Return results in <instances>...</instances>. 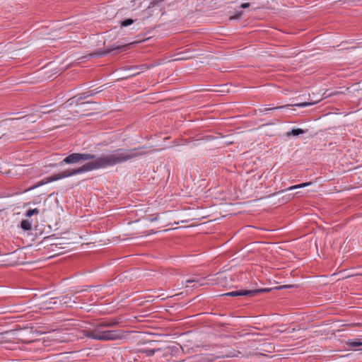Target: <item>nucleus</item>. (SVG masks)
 <instances>
[{
  "label": "nucleus",
  "mask_w": 362,
  "mask_h": 362,
  "mask_svg": "<svg viewBox=\"0 0 362 362\" xmlns=\"http://www.w3.org/2000/svg\"><path fill=\"white\" fill-rule=\"evenodd\" d=\"M145 148L144 146H139L132 149L118 148L115 150L112 154L103 155L99 158L93 159L80 168L75 169H67L63 171L65 177L73 176L75 175L81 174L86 172H89L94 170L100 168H105L109 166L124 163L129 160H132L140 156L145 154L144 152H139V150Z\"/></svg>",
  "instance_id": "1"
},
{
  "label": "nucleus",
  "mask_w": 362,
  "mask_h": 362,
  "mask_svg": "<svg viewBox=\"0 0 362 362\" xmlns=\"http://www.w3.org/2000/svg\"><path fill=\"white\" fill-rule=\"evenodd\" d=\"M103 328L100 327V324H98L92 330H84L83 335L98 341H114L124 337L122 330H104Z\"/></svg>",
  "instance_id": "2"
},
{
  "label": "nucleus",
  "mask_w": 362,
  "mask_h": 362,
  "mask_svg": "<svg viewBox=\"0 0 362 362\" xmlns=\"http://www.w3.org/2000/svg\"><path fill=\"white\" fill-rule=\"evenodd\" d=\"M96 158V155L91 153H73L65 157L59 163V165L64 164H76L80 163L85 160H93Z\"/></svg>",
  "instance_id": "3"
},
{
  "label": "nucleus",
  "mask_w": 362,
  "mask_h": 362,
  "mask_svg": "<svg viewBox=\"0 0 362 362\" xmlns=\"http://www.w3.org/2000/svg\"><path fill=\"white\" fill-rule=\"evenodd\" d=\"M272 291L271 288H257V289H250V290H238L233 291L226 293L223 294L222 296H230V297H238V296H255L257 294L268 293Z\"/></svg>",
  "instance_id": "4"
},
{
  "label": "nucleus",
  "mask_w": 362,
  "mask_h": 362,
  "mask_svg": "<svg viewBox=\"0 0 362 362\" xmlns=\"http://www.w3.org/2000/svg\"><path fill=\"white\" fill-rule=\"evenodd\" d=\"M131 44H125V45H119L117 46H112L111 48H107L104 50H98L90 54L91 57H97V56H105L109 53H110L112 51L114 50H122L124 51L128 49Z\"/></svg>",
  "instance_id": "5"
},
{
  "label": "nucleus",
  "mask_w": 362,
  "mask_h": 362,
  "mask_svg": "<svg viewBox=\"0 0 362 362\" xmlns=\"http://www.w3.org/2000/svg\"><path fill=\"white\" fill-rule=\"evenodd\" d=\"M16 332L15 330H8L3 332H0V343H15L16 340V343H18V339L15 337Z\"/></svg>",
  "instance_id": "6"
},
{
  "label": "nucleus",
  "mask_w": 362,
  "mask_h": 362,
  "mask_svg": "<svg viewBox=\"0 0 362 362\" xmlns=\"http://www.w3.org/2000/svg\"><path fill=\"white\" fill-rule=\"evenodd\" d=\"M62 178H64L63 172L59 173L58 174L53 175H52L50 177H47L46 180H42L40 182H38L35 185L31 187L30 188V189H33L37 188L38 187H40V186H42L43 185L47 184V183H49V182H54V181H57V180L62 179Z\"/></svg>",
  "instance_id": "7"
},
{
  "label": "nucleus",
  "mask_w": 362,
  "mask_h": 362,
  "mask_svg": "<svg viewBox=\"0 0 362 362\" xmlns=\"http://www.w3.org/2000/svg\"><path fill=\"white\" fill-rule=\"evenodd\" d=\"M119 323V320L117 319H113L108 321H104L101 322L99 324H100V327H113L117 325Z\"/></svg>",
  "instance_id": "8"
},
{
  "label": "nucleus",
  "mask_w": 362,
  "mask_h": 362,
  "mask_svg": "<svg viewBox=\"0 0 362 362\" xmlns=\"http://www.w3.org/2000/svg\"><path fill=\"white\" fill-rule=\"evenodd\" d=\"M315 99H316V100H315L312 102H305V103H296L294 105H291V106H296V107H299L310 106V105H315V104L317 103L318 102L321 101L322 98H320L317 99V97H315Z\"/></svg>",
  "instance_id": "9"
},
{
  "label": "nucleus",
  "mask_w": 362,
  "mask_h": 362,
  "mask_svg": "<svg viewBox=\"0 0 362 362\" xmlns=\"http://www.w3.org/2000/svg\"><path fill=\"white\" fill-rule=\"evenodd\" d=\"M57 299H58L59 300V304H61V305L65 304V305H66V306L71 307V305H69L71 302V298L70 296H69L67 295L57 297Z\"/></svg>",
  "instance_id": "10"
},
{
  "label": "nucleus",
  "mask_w": 362,
  "mask_h": 362,
  "mask_svg": "<svg viewBox=\"0 0 362 362\" xmlns=\"http://www.w3.org/2000/svg\"><path fill=\"white\" fill-rule=\"evenodd\" d=\"M346 344L349 348L351 349L362 346L361 341L358 339H355L354 340H349L346 341Z\"/></svg>",
  "instance_id": "11"
},
{
  "label": "nucleus",
  "mask_w": 362,
  "mask_h": 362,
  "mask_svg": "<svg viewBox=\"0 0 362 362\" xmlns=\"http://www.w3.org/2000/svg\"><path fill=\"white\" fill-rule=\"evenodd\" d=\"M305 132V131L303 130V129L297 128V129H293L291 132H287L286 135H287V136H290L291 135L294 136H297L304 134Z\"/></svg>",
  "instance_id": "12"
},
{
  "label": "nucleus",
  "mask_w": 362,
  "mask_h": 362,
  "mask_svg": "<svg viewBox=\"0 0 362 362\" xmlns=\"http://www.w3.org/2000/svg\"><path fill=\"white\" fill-rule=\"evenodd\" d=\"M160 348H153V349H143L141 350V352L146 354L148 356H151L155 354L156 352L160 351Z\"/></svg>",
  "instance_id": "13"
},
{
  "label": "nucleus",
  "mask_w": 362,
  "mask_h": 362,
  "mask_svg": "<svg viewBox=\"0 0 362 362\" xmlns=\"http://www.w3.org/2000/svg\"><path fill=\"white\" fill-rule=\"evenodd\" d=\"M289 106H291V105H280V106H277V107H271V108H267V107H261L259 109V111L260 112H267V111H269V110H279V109H284V108H286Z\"/></svg>",
  "instance_id": "14"
},
{
  "label": "nucleus",
  "mask_w": 362,
  "mask_h": 362,
  "mask_svg": "<svg viewBox=\"0 0 362 362\" xmlns=\"http://www.w3.org/2000/svg\"><path fill=\"white\" fill-rule=\"evenodd\" d=\"M21 227L24 230H31V222L28 220H23L21 222Z\"/></svg>",
  "instance_id": "15"
},
{
  "label": "nucleus",
  "mask_w": 362,
  "mask_h": 362,
  "mask_svg": "<svg viewBox=\"0 0 362 362\" xmlns=\"http://www.w3.org/2000/svg\"><path fill=\"white\" fill-rule=\"evenodd\" d=\"M56 298H52L49 300H46L43 303V305L46 308H53L54 305L57 304V301H52Z\"/></svg>",
  "instance_id": "16"
},
{
  "label": "nucleus",
  "mask_w": 362,
  "mask_h": 362,
  "mask_svg": "<svg viewBox=\"0 0 362 362\" xmlns=\"http://www.w3.org/2000/svg\"><path fill=\"white\" fill-rule=\"evenodd\" d=\"M298 189V185L291 186V187H288L287 189H282V190H280V191H279L277 192H274V193H273L272 194H269V197H273V196H274V195H276V194H277L279 193H281V192H285V191L293 190V189Z\"/></svg>",
  "instance_id": "17"
},
{
  "label": "nucleus",
  "mask_w": 362,
  "mask_h": 362,
  "mask_svg": "<svg viewBox=\"0 0 362 362\" xmlns=\"http://www.w3.org/2000/svg\"><path fill=\"white\" fill-rule=\"evenodd\" d=\"M134 23V20L132 18H127L122 21L121 26L122 27H127L130 25H132Z\"/></svg>",
  "instance_id": "18"
},
{
  "label": "nucleus",
  "mask_w": 362,
  "mask_h": 362,
  "mask_svg": "<svg viewBox=\"0 0 362 362\" xmlns=\"http://www.w3.org/2000/svg\"><path fill=\"white\" fill-rule=\"evenodd\" d=\"M39 214V210L37 209H33L28 210L26 211L25 216L27 217H30L34 214Z\"/></svg>",
  "instance_id": "19"
},
{
  "label": "nucleus",
  "mask_w": 362,
  "mask_h": 362,
  "mask_svg": "<svg viewBox=\"0 0 362 362\" xmlns=\"http://www.w3.org/2000/svg\"><path fill=\"white\" fill-rule=\"evenodd\" d=\"M89 95L88 92L82 93L78 94L77 95V97H78L77 101H80V100H84V99L90 97V95Z\"/></svg>",
  "instance_id": "20"
},
{
  "label": "nucleus",
  "mask_w": 362,
  "mask_h": 362,
  "mask_svg": "<svg viewBox=\"0 0 362 362\" xmlns=\"http://www.w3.org/2000/svg\"><path fill=\"white\" fill-rule=\"evenodd\" d=\"M243 14V11H240V12H238L236 14H235L234 16H232L229 18L230 20H236V19H239L240 18V16H242Z\"/></svg>",
  "instance_id": "21"
},
{
  "label": "nucleus",
  "mask_w": 362,
  "mask_h": 362,
  "mask_svg": "<svg viewBox=\"0 0 362 362\" xmlns=\"http://www.w3.org/2000/svg\"><path fill=\"white\" fill-rule=\"evenodd\" d=\"M310 185H311V182H303V183L298 185V189H299V188H302V187H305L309 186Z\"/></svg>",
  "instance_id": "22"
},
{
  "label": "nucleus",
  "mask_w": 362,
  "mask_h": 362,
  "mask_svg": "<svg viewBox=\"0 0 362 362\" xmlns=\"http://www.w3.org/2000/svg\"><path fill=\"white\" fill-rule=\"evenodd\" d=\"M101 91V90H90V91H88V93L90 96H93L95 95H96L97 93H100Z\"/></svg>",
  "instance_id": "23"
},
{
  "label": "nucleus",
  "mask_w": 362,
  "mask_h": 362,
  "mask_svg": "<svg viewBox=\"0 0 362 362\" xmlns=\"http://www.w3.org/2000/svg\"><path fill=\"white\" fill-rule=\"evenodd\" d=\"M294 287L293 285H284L279 287L276 288V289H281V288H289Z\"/></svg>",
  "instance_id": "24"
},
{
  "label": "nucleus",
  "mask_w": 362,
  "mask_h": 362,
  "mask_svg": "<svg viewBox=\"0 0 362 362\" xmlns=\"http://www.w3.org/2000/svg\"><path fill=\"white\" fill-rule=\"evenodd\" d=\"M250 3H243L241 4L240 7L242 8H248L250 6Z\"/></svg>",
  "instance_id": "25"
},
{
  "label": "nucleus",
  "mask_w": 362,
  "mask_h": 362,
  "mask_svg": "<svg viewBox=\"0 0 362 362\" xmlns=\"http://www.w3.org/2000/svg\"><path fill=\"white\" fill-rule=\"evenodd\" d=\"M139 73H140L139 71L135 72V73H134V71H132V74L125 76V78H129V77L136 76V75L139 74Z\"/></svg>",
  "instance_id": "26"
},
{
  "label": "nucleus",
  "mask_w": 362,
  "mask_h": 362,
  "mask_svg": "<svg viewBox=\"0 0 362 362\" xmlns=\"http://www.w3.org/2000/svg\"><path fill=\"white\" fill-rule=\"evenodd\" d=\"M139 73H140L139 71L135 72V73H134V71H132V74L125 76V78H129V77L136 76V75L139 74Z\"/></svg>",
  "instance_id": "27"
},
{
  "label": "nucleus",
  "mask_w": 362,
  "mask_h": 362,
  "mask_svg": "<svg viewBox=\"0 0 362 362\" xmlns=\"http://www.w3.org/2000/svg\"><path fill=\"white\" fill-rule=\"evenodd\" d=\"M145 66H146V65L142 64V65H140V66H134V67H133L132 69H143Z\"/></svg>",
  "instance_id": "28"
},
{
  "label": "nucleus",
  "mask_w": 362,
  "mask_h": 362,
  "mask_svg": "<svg viewBox=\"0 0 362 362\" xmlns=\"http://www.w3.org/2000/svg\"><path fill=\"white\" fill-rule=\"evenodd\" d=\"M157 5V3L156 2H151L150 5L148 6V8H151V7H153L154 6Z\"/></svg>",
  "instance_id": "29"
},
{
  "label": "nucleus",
  "mask_w": 362,
  "mask_h": 362,
  "mask_svg": "<svg viewBox=\"0 0 362 362\" xmlns=\"http://www.w3.org/2000/svg\"><path fill=\"white\" fill-rule=\"evenodd\" d=\"M89 103H93V104H97L96 102H90V101H87L86 103H83L82 104H89Z\"/></svg>",
  "instance_id": "30"
},
{
  "label": "nucleus",
  "mask_w": 362,
  "mask_h": 362,
  "mask_svg": "<svg viewBox=\"0 0 362 362\" xmlns=\"http://www.w3.org/2000/svg\"><path fill=\"white\" fill-rule=\"evenodd\" d=\"M51 111L52 110H47V109H45V110L42 111V112H43V113H48V112H49Z\"/></svg>",
  "instance_id": "31"
},
{
  "label": "nucleus",
  "mask_w": 362,
  "mask_h": 362,
  "mask_svg": "<svg viewBox=\"0 0 362 362\" xmlns=\"http://www.w3.org/2000/svg\"><path fill=\"white\" fill-rule=\"evenodd\" d=\"M51 111L52 110H47V109H45V110L42 111V112H43V113H48V112H49Z\"/></svg>",
  "instance_id": "32"
},
{
  "label": "nucleus",
  "mask_w": 362,
  "mask_h": 362,
  "mask_svg": "<svg viewBox=\"0 0 362 362\" xmlns=\"http://www.w3.org/2000/svg\"><path fill=\"white\" fill-rule=\"evenodd\" d=\"M294 331H295V329H294V328H293L291 330H288V333H292V332H293Z\"/></svg>",
  "instance_id": "33"
},
{
  "label": "nucleus",
  "mask_w": 362,
  "mask_h": 362,
  "mask_svg": "<svg viewBox=\"0 0 362 362\" xmlns=\"http://www.w3.org/2000/svg\"><path fill=\"white\" fill-rule=\"evenodd\" d=\"M194 280H187V283H192V282H194Z\"/></svg>",
  "instance_id": "34"
},
{
  "label": "nucleus",
  "mask_w": 362,
  "mask_h": 362,
  "mask_svg": "<svg viewBox=\"0 0 362 362\" xmlns=\"http://www.w3.org/2000/svg\"><path fill=\"white\" fill-rule=\"evenodd\" d=\"M48 107H49V105H45V106H42V108L45 109V108H47Z\"/></svg>",
  "instance_id": "35"
},
{
  "label": "nucleus",
  "mask_w": 362,
  "mask_h": 362,
  "mask_svg": "<svg viewBox=\"0 0 362 362\" xmlns=\"http://www.w3.org/2000/svg\"><path fill=\"white\" fill-rule=\"evenodd\" d=\"M86 291V288H84V289H82L81 291Z\"/></svg>",
  "instance_id": "36"
},
{
  "label": "nucleus",
  "mask_w": 362,
  "mask_h": 362,
  "mask_svg": "<svg viewBox=\"0 0 362 362\" xmlns=\"http://www.w3.org/2000/svg\"><path fill=\"white\" fill-rule=\"evenodd\" d=\"M86 291V288H84V289H82L81 291Z\"/></svg>",
  "instance_id": "37"
},
{
  "label": "nucleus",
  "mask_w": 362,
  "mask_h": 362,
  "mask_svg": "<svg viewBox=\"0 0 362 362\" xmlns=\"http://www.w3.org/2000/svg\"><path fill=\"white\" fill-rule=\"evenodd\" d=\"M157 218H153V219H151V221H156Z\"/></svg>",
  "instance_id": "38"
},
{
  "label": "nucleus",
  "mask_w": 362,
  "mask_h": 362,
  "mask_svg": "<svg viewBox=\"0 0 362 362\" xmlns=\"http://www.w3.org/2000/svg\"><path fill=\"white\" fill-rule=\"evenodd\" d=\"M289 199V197H288L287 199H286V201L285 202H288V200Z\"/></svg>",
  "instance_id": "39"
},
{
  "label": "nucleus",
  "mask_w": 362,
  "mask_h": 362,
  "mask_svg": "<svg viewBox=\"0 0 362 362\" xmlns=\"http://www.w3.org/2000/svg\"><path fill=\"white\" fill-rule=\"evenodd\" d=\"M8 349H13V348L12 347H7Z\"/></svg>",
  "instance_id": "40"
}]
</instances>
